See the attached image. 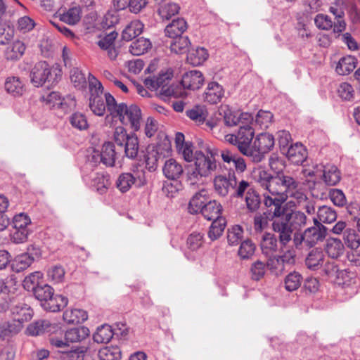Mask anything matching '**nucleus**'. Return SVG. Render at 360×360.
<instances>
[{"label":"nucleus","instance_id":"nucleus-1","mask_svg":"<svg viewBox=\"0 0 360 360\" xmlns=\"http://www.w3.org/2000/svg\"><path fill=\"white\" fill-rule=\"evenodd\" d=\"M256 183L271 194L282 195L287 198H292L298 202L307 200V197L300 189L299 181L288 172L280 175H272L264 169L255 173Z\"/></svg>","mask_w":360,"mask_h":360},{"label":"nucleus","instance_id":"nucleus-2","mask_svg":"<svg viewBox=\"0 0 360 360\" xmlns=\"http://www.w3.org/2000/svg\"><path fill=\"white\" fill-rule=\"evenodd\" d=\"M113 140L117 146V150L124 151L129 158L136 157L139 151V140L135 134H129L123 127H117L113 134ZM119 151H115V147L111 142L103 145L100 152L102 164L112 167L115 162V155Z\"/></svg>","mask_w":360,"mask_h":360},{"label":"nucleus","instance_id":"nucleus-3","mask_svg":"<svg viewBox=\"0 0 360 360\" xmlns=\"http://www.w3.org/2000/svg\"><path fill=\"white\" fill-rule=\"evenodd\" d=\"M213 186L215 193L219 196L230 195L232 198H240L244 196L249 182L245 180L238 181L235 171L230 168L227 175L219 174L214 178Z\"/></svg>","mask_w":360,"mask_h":360},{"label":"nucleus","instance_id":"nucleus-4","mask_svg":"<svg viewBox=\"0 0 360 360\" xmlns=\"http://www.w3.org/2000/svg\"><path fill=\"white\" fill-rule=\"evenodd\" d=\"M313 226L294 233L293 245L296 249L301 250L304 246L312 248L326 238L328 229L316 218L313 219Z\"/></svg>","mask_w":360,"mask_h":360},{"label":"nucleus","instance_id":"nucleus-5","mask_svg":"<svg viewBox=\"0 0 360 360\" xmlns=\"http://www.w3.org/2000/svg\"><path fill=\"white\" fill-rule=\"evenodd\" d=\"M255 136V130L249 124L240 125L236 134H229L225 136L228 143L236 146L243 155L250 154V144Z\"/></svg>","mask_w":360,"mask_h":360},{"label":"nucleus","instance_id":"nucleus-6","mask_svg":"<svg viewBox=\"0 0 360 360\" xmlns=\"http://www.w3.org/2000/svg\"><path fill=\"white\" fill-rule=\"evenodd\" d=\"M89 108L93 113L97 116H103L105 112V104L102 96L103 87L102 84L93 75H89Z\"/></svg>","mask_w":360,"mask_h":360},{"label":"nucleus","instance_id":"nucleus-7","mask_svg":"<svg viewBox=\"0 0 360 360\" xmlns=\"http://www.w3.org/2000/svg\"><path fill=\"white\" fill-rule=\"evenodd\" d=\"M214 155L210 148H206L205 152L197 150L195 153L194 166L205 177L210 175L217 169Z\"/></svg>","mask_w":360,"mask_h":360},{"label":"nucleus","instance_id":"nucleus-8","mask_svg":"<svg viewBox=\"0 0 360 360\" xmlns=\"http://www.w3.org/2000/svg\"><path fill=\"white\" fill-rule=\"evenodd\" d=\"M117 117L124 124H130L134 131H138L141 127V110L136 105H127L126 103L120 106Z\"/></svg>","mask_w":360,"mask_h":360},{"label":"nucleus","instance_id":"nucleus-9","mask_svg":"<svg viewBox=\"0 0 360 360\" xmlns=\"http://www.w3.org/2000/svg\"><path fill=\"white\" fill-rule=\"evenodd\" d=\"M263 203L266 208V212L271 217L279 218L285 213L286 208L283 205L288 199L282 195H274L269 192L264 193Z\"/></svg>","mask_w":360,"mask_h":360},{"label":"nucleus","instance_id":"nucleus-10","mask_svg":"<svg viewBox=\"0 0 360 360\" xmlns=\"http://www.w3.org/2000/svg\"><path fill=\"white\" fill-rule=\"evenodd\" d=\"M271 228L273 231L277 234L276 238L281 248L286 247L290 241L293 242L294 232L283 216L274 218Z\"/></svg>","mask_w":360,"mask_h":360},{"label":"nucleus","instance_id":"nucleus-11","mask_svg":"<svg viewBox=\"0 0 360 360\" xmlns=\"http://www.w3.org/2000/svg\"><path fill=\"white\" fill-rule=\"evenodd\" d=\"M31 82L35 86H42L46 82L53 83L50 65L45 61L37 63L30 72Z\"/></svg>","mask_w":360,"mask_h":360},{"label":"nucleus","instance_id":"nucleus-12","mask_svg":"<svg viewBox=\"0 0 360 360\" xmlns=\"http://www.w3.org/2000/svg\"><path fill=\"white\" fill-rule=\"evenodd\" d=\"M315 173L328 186H335L341 180V172L334 165H321V168L317 167L315 172H309L307 176H314Z\"/></svg>","mask_w":360,"mask_h":360},{"label":"nucleus","instance_id":"nucleus-13","mask_svg":"<svg viewBox=\"0 0 360 360\" xmlns=\"http://www.w3.org/2000/svg\"><path fill=\"white\" fill-rule=\"evenodd\" d=\"M172 76V72L170 70L162 71L156 76L159 88L161 87L160 93L167 97L181 96L184 92L180 88L174 86H168Z\"/></svg>","mask_w":360,"mask_h":360},{"label":"nucleus","instance_id":"nucleus-14","mask_svg":"<svg viewBox=\"0 0 360 360\" xmlns=\"http://www.w3.org/2000/svg\"><path fill=\"white\" fill-rule=\"evenodd\" d=\"M15 300H10L8 307L13 315H15L14 320L12 323L19 324L21 328V323L30 321L32 316L33 311L31 308L25 303L18 302L15 304Z\"/></svg>","mask_w":360,"mask_h":360},{"label":"nucleus","instance_id":"nucleus-15","mask_svg":"<svg viewBox=\"0 0 360 360\" xmlns=\"http://www.w3.org/2000/svg\"><path fill=\"white\" fill-rule=\"evenodd\" d=\"M204 76L200 71L191 70L184 73L182 76L181 84L184 89L189 90H197L204 83Z\"/></svg>","mask_w":360,"mask_h":360},{"label":"nucleus","instance_id":"nucleus-16","mask_svg":"<svg viewBox=\"0 0 360 360\" xmlns=\"http://www.w3.org/2000/svg\"><path fill=\"white\" fill-rule=\"evenodd\" d=\"M283 217L288 221L294 233L302 231V229L307 224L308 218L307 215L300 210H291L290 212L285 213Z\"/></svg>","mask_w":360,"mask_h":360},{"label":"nucleus","instance_id":"nucleus-17","mask_svg":"<svg viewBox=\"0 0 360 360\" xmlns=\"http://www.w3.org/2000/svg\"><path fill=\"white\" fill-rule=\"evenodd\" d=\"M224 96V89L216 82H209L203 94L204 101L210 104H217Z\"/></svg>","mask_w":360,"mask_h":360},{"label":"nucleus","instance_id":"nucleus-18","mask_svg":"<svg viewBox=\"0 0 360 360\" xmlns=\"http://www.w3.org/2000/svg\"><path fill=\"white\" fill-rule=\"evenodd\" d=\"M283 154L295 165H302L307 158L306 148L300 143L290 145Z\"/></svg>","mask_w":360,"mask_h":360},{"label":"nucleus","instance_id":"nucleus-19","mask_svg":"<svg viewBox=\"0 0 360 360\" xmlns=\"http://www.w3.org/2000/svg\"><path fill=\"white\" fill-rule=\"evenodd\" d=\"M278 240L274 234L264 233L260 243L262 254L266 257L273 256L278 250Z\"/></svg>","mask_w":360,"mask_h":360},{"label":"nucleus","instance_id":"nucleus-20","mask_svg":"<svg viewBox=\"0 0 360 360\" xmlns=\"http://www.w3.org/2000/svg\"><path fill=\"white\" fill-rule=\"evenodd\" d=\"M275 144L274 137L269 133L258 134L253 141V148L262 153H267L272 150Z\"/></svg>","mask_w":360,"mask_h":360},{"label":"nucleus","instance_id":"nucleus-21","mask_svg":"<svg viewBox=\"0 0 360 360\" xmlns=\"http://www.w3.org/2000/svg\"><path fill=\"white\" fill-rule=\"evenodd\" d=\"M221 157L224 162L226 163L230 167L233 165L237 172L243 173L246 169L247 166L245 160L229 150H221Z\"/></svg>","mask_w":360,"mask_h":360},{"label":"nucleus","instance_id":"nucleus-22","mask_svg":"<svg viewBox=\"0 0 360 360\" xmlns=\"http://www.w3.org/2000/svg\"><path fill=\"white\" fill-rule=\"evenodd\" d=\"M325 255L323 252L319 248L311 250L305 259L307 267L311 270L316 271L323 265Z\"/></svg>","mask_w":360,"mask_h":360},{"label":"nucleus","instance_id":"nucleus-23","mask_svg":"<svg viewBox=\"0 0 360 360\" xmlns=\"http://www.w3.org/2000/svg\"><path fill=\"white\" fill-rule=\"evenodd\" d=\"M222 212L221 205L216 200H208L204 207L202 208L200 214L203 217L209 221L215 220L221 217Z\"/></svg>","mask_w":360,"mask_h":360},{"label":"nucleus","instance_id":"nucleus-24","mask_svg":"<svg viewBox=\"0 0 360 360\" xmlns=\"http://www.w3.org/2000/svg\"><path fill=\"white\" fill-rule=\"evenodd\" d=\"M207 201L208 197L205 190L202 189L196 193L190 200L188 207L189 213L192 214L200 213Z\"/></svg>","mask_w":360,"mask_h":360},{"label":"nucleus","instance_id":"nucleus-25","mask_svg":"<svg viewBox=\"0 0 360 360\" xmlns=\"http://www.w3.org/2000/svg\"><path fill=\"white\" fill-rule=\"evenodd\" d=\"M245 193V201L248 210L250 212H257L261 205L260 195L250 184Z\"/></svg>","mask_w":360,"mask_h":360},{"label":"nucleus","instance_id":"nucleus-26","mask_svg":"<svg viewBox=\"0 0 360 360\" xmlns=\"http://www.w3.org/2000/svg\"><path fill=\"white\" fill-rule=\"evenodd\" d=\"M162 171L164 175L168 179L172 180H176L179 179L184 172L182 165L176 160L172 158L165 162Z\"/></svg>","mask_w":360,"mask_h":360},{"label":"nucleus","instance_id":"nucleus-27","mask_svg":"<svg viewBox=\"0 0 360 360\" xmlns=\"http://www.w3.org/2000/svg\"><path fill=\"white\" fill-rule=\"evenodd\" d=\"M68 303V300L66 297L53 293L46 302H43L42 307L46 311L56 312L65 307Z\"/></svg>","mask_w":360,"mask_h":360},{"label":"nucleus","instance_id":"nucleus-28","mask_svg":"<svg viewBox=\"0 0 360 360\" xmlns=\"http://www.w3.org/2000/svg\"><path fill=\"white\" fill-rule=\"evenodd\" d=\"M81 13L82 10L79 6H72L67 11H58L60 20L70 25H76L80 20Z\"/></svg>","mask_w":360,"mask_h":360},{"label":"nucleus","instance_id":"nucleus-29","mask_svg":"<svg viewBox=\"0 0 360 360\" xmlns=\"http://www.w3.org/2000/svg\"><path fill=\"white\" fill-rule=\"evenodd\" d=\"M187 29V22L184 18H177L169 24L165 30V34L169 38H176L182 36Z\"/></svg>","mask_w":360,"mask_h":360},{"label":"nucleus","instance_id":"nucleus-30","mask_svg":"<svg viewBox=\"0 0 360 360\" xmlns=\"http://www.w3.org/2000/svg\"><path fill=\"white\" fill-rule=\"evenodd\" d=\"M357 60L352 56H347L340 59L336 68V72L340 75H347L352 72L356 66Z\"/></svg>","mask_w":360,"mask_h":360},{"label":"nucleus","instance_id":"nucleus-31","mask_svg":"<svg viewBox=\"0 0 360 360\" xmlns=\"http://www.w3.org/2000/svg\"><path fill=\"white\" fill-rule=\"evenodd\" d=\"M63 320L69 324H78L85 321L88 315L86 311L80 309H67L63 313Z\"/></svg>","mask_w":360,"mask_h":360},{"label":"nucleus","instance_id":"nucleus-32","mask_svg":"<svg viewBox=\"0 0 360 360\" xmlns=\"http://www.w3.org/2000/svg\"><path fill=\"white\" fill-rule=\"evenodd\" d=\"M89 335V330L86 327H78L68 330L65 333V340L69 343L80 342Z\"/></svg>","mask_w":360,"mask_h":360},{"label":"nucleus","instance_id":"nucleus-33","mask_svg":"<svg viewBox=\"0 0 360 360\" xmlns=\"http://www.w3.org/2000/svg\"><path fill=\"white\" fill-rule=\"evenodd\" d=\"M6 91L14 96H22L25 91V84L18 77H9L5 82Z\"/></svg>","mask_w":360,"mask_h":360},{"label":"nucleus","instance_id":"nucleus-34","mask_svg":"<svg viewBox=\"0 0 360 360\" xmlns=\"http://www.w3.org/2000/svg\"><path fill=\"white\" fill-rule=\"evenodd\" d=\"M143 25L139 20H133L128 24L122 33V39L126 41L138 37L143 31Z\"/></svg>","mask_w":360,"mask_h":360},{"label":"nucleus","instance_id":"nucleus-35","mask_svg":"<svg viewBox=\"0 0 360 360\" xmlns=\"http://www.w3.org/2000/svg\"><path fill=\"white\" fill-rule=\"evenodd\" d=\"M110 186L109 176L104 173H96L91 179V186L100 194L105 193Z\"/></svg>","mask_w":360,"mask_h":360},{"label":"nucleus","instance_id":"nucleus-36","mask_svg":"<svg viewBox=\"0 0 360 360\" xmlns=\"http://www.w3.org/2000/svg\"><path fill=\"white\" fill-rule=\"evenodd\" d=\"M344 245L340 239L330 238L328 240L326 251L330 258L338 259L344 253Z\"/></svg>","mask_w":360,"mask_h":360},{"label":"nucleus","instance_id":"nucleus-37","mask_svg":"<svg viewBox=\"0 0 360 360\" xmlns=\"http://www.w3.org/2000/svg\"><path fill=\"white\" fill-rule=\"evenodd\" d=\"M25 49V45L22 41L16 40L6 48L5 57L7 60H18L24 54Z\"/></svg>","mask_w":360,"mask_h":360},{"label":"nucleus","instance_id":"nucleus-38","mask_svg":"<svg viewBox=\"0 0 360 360\" xmlns=\"http://www.w3.org/2000/svg\"><path fill=\"white\" fill-rule=\"evenodd\" d=\"M186 115L198 124H204L208 112L205 106L195 105L186 111Z\"/></svg>","mask_w":360,"mask_h":360},{"label":"nucleus","instance_id":"nucleus-39","mask_svg":"<svg viewBox=\"0 0 360 360\" xmlns=\"http://www.w3.org/2000/svg\"><path fill=\"white\" fill-rule=\"evenodd\" d=\"M98 356L100 360H120L122 352L117 346H106L98 350Z\"/></svg>","mask_w":360,"mask_h":360},{"label":"nucleus","instance_id":"nucleus-40","mask_svg":"<svg viewBox=\"0 0 360 360\" xmlns=\"http://www.w3.org/2000/svg\"><path fill=\"white\" fill-rule=\"evenodd\" d=\"M319 221L323 224H331L334 222L337 219L336 211L331 207L327 205H323L319 207L317 210V217Z\"/></svg>","mask_w":360,"mask_h":360},{"label":"nucleus","instance_id":"nucleus-41","mask_svg":"<svg viewBox=\"0 0 360 360\" xmlns=\"http://www.w3.org/2000/svg\"><path fill=\"white\" fill-rule=\"evenodd\" d=\"M208 58L207 49L202 47H198L188 51L187 55L188 61L193 65H201Z\"/></svg>","mask_w":360,"mask_h":360},{"label":"nucleus","instance_id":"nucleus-42","mask_svg":"<svg viewBox=\"0 0 360 360\" xmlns=\"http://www.w3.org/2000/svg\"><path fill=\"white\" fill-rule=\"evenodd\" d=\"M51 323L48 320H40L30 324L27 328L29 335L37 336L51 331Z\"/></svg>","mask_w":360,"mask_h":360},{"label":"nucleus","instance_id":"nucleus-43","mask_svg":"<svg viewBox=\"0 0 360 360\" xmlns=\"http://www.w3.org/2000/svg\"><path fill=\"white\" fill-rule=\"evenodd\" d=\"M179 10L180 6L179 4L167 1L159 6L158 13L162 20H169L172 16L177 14L179 12Z\"/></svg>","mask_w":360,"mask_h":360},{"label":"nucleus","instance_id":"nucleus-44","mask_svg":"<svg viewBox=\"0 0 360 360\" xmlns=\"http://www.w3.org/2000/svg\"><path fill=\"white\" fill-rule=\"evenodd\" d=\"M172 39L173 40L170 44V49L172 52L177 54H182L189 51L191 42L188 37L181 36Z\"/></svg>","mask_w":360,"mask_h":360},{"label":"nucleus","instance_id":"nucleus-45","mask_svg":"<svg viewBox=\"0 0 360 360\" xmlns=\"http://www.w3.org/2000/svg\"><path fill=\"white\" fill-rule=\"evenodd\" d=\"M113 335L111 326L105 324L97 328L93 339L97 343H107L112 338Z\"/></svg>","mask_w":360,"mask_h":360},{"label":"nucleus","instance_id":"nucleus-46","mask_svg":"<svg viewBox=\"0 0 360 360\" xmlns=\"http://www.w3.org/2000/svg\"><path fill=\"white\" fill-rule=\"evenodd\" d=\"M151 48L149 39L141 37L134 41L129 47V51L134 56H140Z\"/></svg>","mask_w":360,"mask_h":360},{"label":"nucleus","instance_id":"nucleus-47","mask_svg":"<svg viewBox=\"0 0 360 360\" xmlns=\"http://www.w3.org/2000/svg\"><path fill=\"white\" fill-rule=\"evenodd\" d=\"M302 276L297 271L289 273L284 279L285 289L289 292L297 290L302 284Z\"/></svg>","mask_w":360,"mask_h":360},{"label":"nucleus","instance_id":"nucleus-48","mask_svg":"<svg viewBox=\"0 0 360 360\" xmlns=\"http://www.w3.org/2000/svg\"><path fill=\"white\" fill-rule=\"evenodd\" d=\"M32 262V257L23 253L15 257L12 262L11 268L13 271L19 273L27 269Z\"/></svg>","mask_w":360,"mask_h":360},{"label":"nucleus","instance_id":"nucleus-49","mask_svg":"<svg viewBox=\"0 0 360 360\" xmlns=\"http://www.w3.org/2000/svg\"><path fill=\"white\" fill-rule=\"evenodd\" d=\"M212 221H213L208 231V237L212 240H215L222 235L226 224V221L224 217Z\"/></svg>","mask_w":360,"mask_h":360},{"label":"nucleus","instance_id":"nucleus-50","mask_svg":"<svg viewBox=\"0 0 360 360\" xmlns=\"http://www.w3.org/2000/svg\"><path fill=\"white\" fill-rule=\"evenodd\" d=\"M2 292L1 296L2 299L5 300L6 302L10 303V300H15L13 296H12L16 290L15 281L10 278L3 279V285L1 286Z\"/></svg>","mask_w":360,"mask_h":360},{"label":"nucleus","instance_id":"nucleus-51","mask_svg":"<svg viewBox=\"0 0 360 360\" xmlns=\"http://www.w3.org/2000/svg\"><path fill=\"white\" fill-rule=\"evenodd\" d=\"M343 240L352 250H356L360 246V236L354 229H347L343 233Z\"/></svg>","mask_w":360,"mask_h":360},{"label":"nucleus","instance_id":"nucleus-52","mask_svg":"<svg viewBox=\"0 0 360 360\" xmlns=\"http://www.w3.org/2000/svg\"><path fill=\"white\" fill-rule=\"evenodd\" d=\"M329 11L335 16L334 32L338 34L342 32L346 28V22L344 19V11L342 9L335 7H330Z\"/></svg>","mask_w":360,"mask_h":360},{"label":"nucleus","instance_id":"nucleus-53","mask_svg":"<svg viewBox=\"0 0 360 360\" xmlns=\"http://www.w3.org/2000/svg\"><path fill=\"white\" fill-rule=\"evenodd\" d=\"M134 178L131 173H122L117 179L116 186L122 193H125L134 185Z\"/></svg>","mask_w":360,"mask_h":360},{"label":"nucleus","instance_id":"nucleus-54","mask_svg":"<svg viewBox=\"0 0 360 360\" xmlns=\"http://www.w3.org/2000/svg\"><path fill=\"white\" fill-rule=\"evenodd\" d=\"M43 274L41 271H34L27 276L22 282V285L27 291L32 290L40 286L39 281L42 278Z\"/></svg>","mask_w":360,"mask_h":360},{"label":"nucleus","instance_id":"nucleus-55","mask_svg":"<svg viewBox=\"0 0 360 360\" xmlns=\"http://www.w3.org/2000/svg\"><path fill=\"white\" fill-rule=\"evenodd\" d=\"M269 165L274 172L273 175H280V174L286 173L284 169H285V161L283 158L278 157L276 154H272L269 159Z\"/></svg>","mask_w":360,"mask_h":360},{"label":"nucleus","instance_id":"nucleus-56","mask_svg":"<svg viewBox=\"0 0 360 360\" xmlns=\"http://www.w3.org/2000/svg\"><path fill=\"white\" fill-rule=\"evenodd\" d=\"M274 220L267 212L257 213L254 217V229L256 232H262L268 226L269 221Z\"/></svg>","mask_w":360,"mask_h":360},{"label":"nucleus","instance_id":"nucleus-57","mask_svg":"<svg viewBox=\"0 0 360 360\" xmlns=\"http://www.w3.org/2000/svg\"><path fill=\"white\" fill-rule=\"evenodd\" d=\"M53 292V289L47 284L41 285L33 291L34 297L41 302V307L43 306V302H46Z\"/></svg>","mask_w":360,"mask_h":360},{"label":"nucleus","instance_id":"nucleus-58","mask_svg":"<svg viewBox=\"0 0 360 360\" xmlns=\"http://www.w3.org/2000/svg\"><path fill=\"white\" fill-rule=\"evenodd\" d=\"M243 237V229L239 225L233 226L227 231V240L230 245H236Z\"/></svg>","mask_w":360,"mask_h":360},{"label":"nucleus","instance_id":"nucleus-59","mask_svg":"<svg viewBox=\"0 0 360 360\" xmlns=\"http://www.w3.org/2000/svg\"><path fill=\"white\" fill-rule=\"evenodd\" d=\"M255 249V244L251 240H245L240 245L238 252V256L242 259H249L254 255Z\"/></svg>","mask_w":360,"mask_h":360},{"label":"nucleus","instance_id":"nucleus-60","mask_svg":"<svg viewBox=\"0 0 360 360\" xmlns=\"http://www.w3.org/2000/svg\"><path fill=\"white\" fill-rule=\"evenodd\" d=\"M70 79L75 87L79 89L86 86L85 75L78 68H74L70 70Z\"/></svg>","mask_w":360,"mask_h":360},{"label":"nucleus","instance_id":"nucleus-61","mask_svg":"<svg viewBox=\"0 0 360 360\" xmlns=\"http://www.w3.org/2000/svg\"><path fill=\"white\" fill-rule=\"evenodd\" d=\"M47 277L53 283H59L64 280L65 270L62 266H53L48 269Z\"/></svg>","mask_w":360,"mask_h":360},{"label":"nucleus","instance_id":"nucleus-62","mask_svg":"<svg viewBox=\"0 0 360 360\" xmlns=\"http://www.w3.org/2000/svg\"><path fill=\"white\" fill-rule=\"evenodd\" d=\"M335 279L338 285L347 286L354 283L355 274L348 269H342L338 271Z\"/></svg>","mask_w":360,"mask_h":360},{"label":"nucleus","instance_id":"nucleus-63","mask_svg":"<svg viewBox=\"0 0 360 360\" xmlns=\"http://www.w3.org/2000/svg\"><path fill=\"white\" fill-rule=\"evenodd\" d=\"M14 28L6 22H0V44L5 45L12 40L14 36Z\"/></svg>","mask_w":360,"mask_h":360},{"label":"nucleus","instance_id":"nucleus-64","mask_svg":"<svg viewBox=\"0 0 360 360\" xmlns=\"http://www.w3.org/2000/svg\"><path fill=\"white\" fill-rule=\"evenodd\" d=\"M71 125L77 129L84 130L89 124L86 116L81 112H75L69 117Z\"/></svg>","mask_w":360,"mask_h":360}]
</instances>
